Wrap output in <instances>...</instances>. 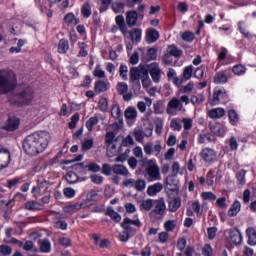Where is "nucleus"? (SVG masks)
<instances>
[{"label":"nucleus","mask_w":256,"mask_h":256,"mask_svg":"<svg viewBox=\"0 0 256 256\" xmlns=\"http://www.w3.org/2000/svg\"><path fill=\"white\" fill-rule=\"evenodd\" d=\"M127 73H129V68L125 64H121L119 68V76L123 81H127Z\"/></svg>","instance_id":"864d4df0"},{"label":"nucleus","mask_w":256,"mask_h":256,"mask_svg":"<svg viewBox=\"0 0 256 256\" xmlns=\"http://www.w3.org/2000/svg\"><path fill=\"white\" fill-rule=\"evenodd\" d=\"M112 171L115 175H123L124 177H127V175H129V170L127 169V167L121 164H114L112 166Z\"/></svg>","instance_id":"393cba45"},{"label":"nucleus","mask_w":256,"mask_h":256,"mask_svg":"<svg viewBox=\"0 0 256 256\" xmlns=\"http://www.w3.org/2000/svg\"><path fill=\"white\" fill-rule=\"evenodd\" d=\"M229 79H231V70H221L216 72L213 77V81L216 85H225L229 83Z\"/></svg>","instance_id":"f8f14e48"},{"label":"nucleus","mask_w":256,"mask_h":256,"mask_svg":"<svg viewBox=\"0 0 256 256\" xmlns=\"http://www.w3.org/2000/svg\"><path fill=\"white\" fill-rule=\"evenodd\" d=\"M111 115L114 119L119 121V123H123V114L121 113V107H119V105H114L112 107Z\"/></svg>","instance_id":"c756f323"},{"label":"nucleus","mask_w":256,"mask_h":256,"mask_svg":"<svg viewBox=\"0 0 256 256\" xmlns=\"http://www.w3.org/2000/svg\"><path fill=\"white\" fill-rule=\"evenodd\" d=\"M159 31L155 28H148L145 32V41L148 43V45H151L153 43H157L159 41Z\"/></svg>","instance_id":"ddd939ff"},{"label":"nucleus","mask_w":256,"mask_h":256,"mask_svg":"<svg viewBox=\"0 0 256 256\" xmlns=\"http://www.w3.org/2000/svg\"><path fill=\"white\" fill-rule=\"evenodd\" d=\"M183 77L186 81H189V79L193 77V65H189L184 68Z\"/></svg>","instance_id":"603ef678"},{"label":"nucleus","mask_w":256,"mask_h":256,"mask_svg":"<svg viewBox=\"0 0 256 256\" xmlns=\"http://www.w3.org/2000/svg\"><path fill=\"white\" fill-rule=\"evenodd\" d=\"M170 127H171V129H173V131H181V129H183L182 119L181 118H173L171 120Z\"/></svg>","instance_id":"c9c22d12"},{"label":"nucleus","mask_w":256,"mask_h":256,"mask_svg":"<svg viewBox=\"0 0 256 256\" xmlns=\"http://www.w3.org/2000/svg\"><path fill=\"white\" fill-rule=\"evenodd\" d=\"M202 255L203 256H213V247H211V244H205L203 246Z\"/></svg>","instance_id":"338daca9"},{"label":"nucleus","mask_w":256,"mask_h":256,"mask_svg":"<svg viewBox=\"0 0 256 256\" xmlns=\"http://www.w3.org/2000/svg\"><path fill=\"white\" fill-rule=\"evenodd\" d=\"M165 111V108L163 107V103L161 101H157L154 103V113L155 115H161Z\"/></svg>","instance_id":"680f3d73"},{"label":"nucleus","mask_w":256,"mask_h":256,"mask_svg":"<svg viewBox=\"0 0 256 256\" xmlns=\"http://www.w3.org/2000/svg\"><path fill=\"white\" fill-rule=\"evenodd\" d=\"M207 116L210 119H222V117H225V109L213 108L207 112Z\"/></svg>","instance_id":"a211bd4d"},{"label":"nucleus","mask_w":256,"mask_h":256,"mask_svg":"<svg viewBox=\"0 0 256 256\" xmlns=\"http://www.w3.org/2000/svg\"><path fill=\"white\" fill-rule=\"evenodd\" d=\"M106 91H109V86L107 85V83H105V81L98 80V81L95 82V84H94V93H96V95H99L101 93H105Z\"/></svg>","instance_id":"6ab92c4d"},{"label":"nucleus","mask_w":256,"mask_h":256,"mask_svg":"<svg viewBox=\"0 0 256 256\" xmlns=\"http://www.w3.org/2000/svg\"><path fill=\"white\" fill-rule=\"evenodd\" d=\"M115 141V132L110 131L107 132L105 135V143L106 145H111Z\"/></svg>","instance_id":"774afa93"},{"label":"nucleus","mask_w":256,"mask_h":256,"mask_svg":"<svg viewBox=\"0 0 256 256\" xmlns=\"http://www.w3.org/2000/svg\"><path fill=\"white\" fill-rule=\"evenodd\" d=\"M229 92L225 88L216 87L213 90V97L210 99V105H227L229 103Z\"/></svg>","instance_id":"0eeeda50"},{"label":"nucleus","mask_w":256,"mask_h":256,"mask_svg":"<svg viewBox=\"0 0 256 256\" xmlns=\"http://www.w3.org/2000/svg\"><path fill=\"white\" fill-rule=\"evenodd\" d=\"M161 191H163V184H161V182H157L148 187L147 195L150 197H155V195H157V193H161Z\"/></svg>","instance_id":"412c9836"},{"label":"nucleus","mask_w":256,"mask_h":256,"mask_svg":"<svg viewBox=\"0 0 256 256\" xmlns=\"http://www.w3.org/2000/svg\"><path fill=\"white\" fill-rule=\"evenodd\" d=\"M131 225H134V227L138 228H141L143 226L141 220L139 219L132 220L129 217L124 218L120 224L124 231L119 233V241H121L122 243H127V241L131 239L130 233L132 231H135L133 228H131Z\"/></svg>","instance_id":"20e7f679"},{"label":"nucleus","mask_w":256,"mask_h":256,"mask_svg":"<svg viewBox=\"0 0 256 256\" xmlns=\"http://www.w3.org/2000/svg\"><path fill=\"white\" fill-rule=\"evenodd\" d=\"M125 119L129 121H135L137 119V109L135 107H127L124 112Z\"/></svg>","instance_id":"c85d7f7f"},{"label":"nucleus","mask_w":256,"mask_h":256,"mask_svg":"<svg viewBox=\"0 0 256 256\" xmlns=\"http://www.w3.org/2000/svg\"><path fill=\"white\" fill-rule=\"evenodd\" d=\"M168 202V209L170 213H176V211H179V208L181 207V197H172L169 198Z\"/></svg>","instance_id":"f3484780"},{"label":"nucleus","mask_w":256,"mask_h":256,"mask_svg":"<svg viewBox=\"0 0 256 256\" xmlns=\"http://www.w3.org/2000/svg\"><path fill=\"white\" fill-rule=\"evenodd\" d=\"M99 123V118L97 116H92L86 121V129L91 133L93 131V127Z\"/></svg>","instance_id":"f704fd0d"},{"label":"nucleus","mask_w":256,"mask_h":256,"mask_svg":"<svg viewBox=\"0 0 256 256\" xmlns=\"http://www.w3.org/2000/svg\"><path fill=\"white\" fill-rule=\"evenodd\" d=\"M146 55L147 61H155L157 59V48H149Z\"/></svg>","instance_id":"4d7b16f0"},{"label":"nucleus","mask_w":256,"mask_h":256,"mask_svg":"<svg viewBox=\"0 0 256 256\" xmlns=\"http://www.w3.org/2000/svg\"><path fill=\"white\" fill-rule=\"evenodd\" d=\"M117 91H118L119 95H125V93H127V91H129V86L125 82H119L117 84Z\"/></svg>","instance_id":"13d9d810"},{"label":"nucleus","mask_w":256,"mask_h":256,"mask_svg":"<svg viewBox=\"0 0 256 256\" xmlns=\"http://www.w3.org/2000/svg\"><path fill=\"white\" fill-rule=\"evenodd\" d=\"M165 209H167L165 201H157L154 210H152V212L150 213V217H152L153 215H160V217H163V215H165Z\"/></svg>","instance_id":"dca6fc26"},{"label":"nucleus","mask_w":256,"mask_h":256,"mask_svg":"<svg viewBox=\"0 0 256 256\" xmlns=\"http://www.w3.org/2000/svg\"><path fill=\"white\" fill-rule=\"evenodd\" d=\"M141 77L142 81L149 79V71L146 68L139 70L137 67H132L130 69V83L132 84L134 91H139L141 89V82H139Z\"/></svg>","instance_id":"39448f33"},{"label":"nucleus","mask_w":256,"mask_h":256,"mask_svg":"<svg viewBox=\"0 0 256 256\" xmlns=\"http://www.w3.org/2000/svg\"><path fill=\"white\" fill-rule=\"evenodd\" d=\"M215 171L209 170L207 175H206V184L208 187H213L215 185Z\"/></svg>","instance_id":"de8ad7c7"},{"label":"nucleus","mask_w":256,"mask_h":256,"mask_svg":"<svg viewBox=\"0 0 256 256\" xmlns=\"http://www.w3.org/2000/svg\"><path fill=\"white\" fill-rule=\"evenodd\" d=\"M91 13V4H89V2H85L81 8L82 17H84V19H89V17H91Z\"/></svg>","instance_id":"72a5a7b5"},{"label":"nucleus","mask_w":256,"mask_h":256,"mask_svg":"<svg viewBox=\"0 0 256 256\" xmlns=\"http://www.w3.org/2000/svg\"><path fill=\"white\" fill-rule=\"evenodd\" d=\"M106 217H110L114 223H121V216L113 208H107L105 212Z\"/></svg>","instance_id":"bb28decb"},{"label":"nucleus","mask_w":256,"mask_h":256,"mask_svg":"<svg viewBox=\"0 0 256 256\" xmlns=\"http://www.w3.org/2000/svg\"><path fill=\"white\" fill-rule=\"evenodd\" d=\"M239 211H241V202H239V200H236L228 210V216L237 217Z\"/></svg>","instance_id":"a878e982"},{"label":"nucleus","mask_w":256,"mask_h":256,"mask_svg":"<svg viewBox=\"0 0 256 256\" xmlns=\"http://www.w3.org/2000/svg\"><path fill=\"white\" fill-rule=\"evenodd\" d=\"M145 187H147V183L143 179H138L134 182V189H136V191H145Z\"/></svg>","instance_id":"3c124183"},{"label":"nucleus","mask_w":256,"mask_h":256,"mask_svg":"<svg viewBox=\"0 0 256 256\" xmlns=\"http://www.w3.org/2000/svg\"><path fill=\"white\" fill-rule=\"evenodd\" d=\"M228 119H229V123L230 125H232L233 127H237V125H239V114L237 113V111H235V109H230L228 111Z\"/></svg>","instance_id":"b1692460"},{"label":"nucleus","mask_w":256,"mask_h":256,"mask_svg":"<svg viewBox=\"0 0 256 256\" xmlns=\"http://www.w3.org/2000/svg\"><path fill=\"white\" fill-rule=\"evenodd\" d=\"M139 18V14L136 10L128 11L126 13V23L128 27H135V25H137V20Z\"/></svg>","instance_id":"2eb2a0df"},{"label":"nucleus","mask_w":256,"mask_h":256,"mask_svg":"<svg viewBox=\"0 0 256 256\" xmlns=\"http://www.w3.org/2000/svg\"><path fill=\"white\" fill-rule=\"evenodd\" d=\"M200 157L204 163H209V165H211V163L217 161V151L209 147L203 148L200 152Z\"/></svg>","instance_id":"1a4fd4ad"},{"label":"nucleus","mask_w":256,"mask_h":256,"mask_svg":"<svg viewBox=\"0 0 256 256\" xmlns=\"http://www.w3.org/2000/svg\"><path fill=\"white\" fill-rule=\"evenodd\" d=\"M22 178L21 177H15L13 179H9L6 181V187H8V189H13L15 187H17V185H19V183H21Z\"/></svg>","instance_id":"49530a36"},{"label":"nucleus","mask_w":256,"mask_h":256,"mask_svg":"<svg viewBox=\"0 0 256 256\" xmlns=\"http://www.w3.org/2000/svg\"><path fill=\"white\" fill-rule=\"evenodd\" d=\"M14 200H9L8 202H5V200H1L2 205H5V207L3 208V218L6 221H9V219H11V216L9 215V205H11V203H13Z\"/></svg>","instance_id":"4c0bfd02"},{"label":"nucleus","mask_w":256,"mask_h":256,"mask_svg":"<svg viewBox=\"0 0 256 256\" xmlns=\"http://www.w3.org/2000/svg\"><path fill=\"white\" fill-rule=\"evenodd\" d=\"M230 241L233 245H241L243 243V235H241V231L237 228H232L229 231Z\"/></svg>","instance_id":"4468645a"},{"label":"nucleus","mask_w":256,"mask_h":256,"mask_svg":"<svg viewBox=\"0 0 256 256\" xmlns=\"http://www.w3.org/2000/svg\"><path fill=\"white\" fill-rule=\"evenodd\" d=\"M245 175H247V170H245V169H240L236 173V179H237L239 185H245V183H247V181L245 180Z\"/></svg>","instance_id":"ea45409f"},{"label":"nucleus","mask_w":256,"mask_h":256,"mask_svg":"<svg viewBox=\"0 0 256 256\" xmlns=\"http://www.w3.org/2000/svg\"><path fill=\"white\" fill-rule=\"evenodd\" d=\"M243 22H238V31L245 37V39H252L253 35H251V32L247 31L245 28H243Z\"/></svg>","instance_id":"09e8293b"},{"label":"nucleus","mask_w":256,"mask_h":256,"mask_svg":"<svg viewBox=\"0 0 256 256\" xmlns=\"http://www.w3.org/2000/svg\"><path fill=\"white\" fill-rule=\"evenodd\" d=\"M78 47L80 49L79 51L80 57H87L89 55V52L86 49L87 44L85 42H79Z\"/></svg>","instance_id":"052dcab7"},{"label":"nucleus","mask_w":256,"mask_h":256,"mask_svg":"<svg viewBox=\"0 0 256 256\" xmlns=\"http://www.w3.org/2000/svg\"><path fill=\"white\" fill-rule=\"evenodd\" d=\"M41 253H51V242L49 240H43L39 242Z\"/></svg>","instance_id":"a19ab883"},{"label":"nucleus","mask_w":256,"mask_h":256,"mask_svg":"<svg viewBox=\"0 0 256 256\" xmlns=\"http://www.w3.org/2000/svg\"><path fill=\"white\" fill-rule=\"evenodd\" d=\"M13 253V248L7 244L0 245V255L2 256H9Z\"/></svg>","instance_id":"8fccbe9b"},{"label":"nucleus","mask_w":256,"mask_h":256,"mask_svg":"<svg viewBox=\"0 0 256 256\" xmlns=\"http://www.w3.org/2000/svg\"><path fill=\"white\" fill-rule=\"evenodd\" d=\"M176 227L175 221L173 220H167L164 223V229L167 233H171V231H173Z\"/></svg>","instance_id":"69168bd1"},{"label":"nucleus","mask_w":256,"mask_h":256,"mask_svg":"<svg viewBox=\"0 0 256 256\" xmlns=\"http://www.w3.org/2000/svg\"><path fill=\"white\" fill-rule=\"evenodd\" d=\"M179 107H183L181 101L177 98H172L167 105V113H170L171 109H179Z\"/></svg>","instance_id":"473e14b6"},{"label":"nucleus","mask_w":256,"mask_h":256,"mask_svg":"<svg viewBox=\"0 0 256 256\" xmlns=\"http://www.w3.org/2000/svg\"><path fill=\"white\" fill-rule=\"evenodd\" d=\"M49 145V133L45 131L34 132L28 135L23 143V149L26 155L35 157L43 153Z\"/></svg>","instance_id":"f257e3e1"},{"label":"nucleus","mask_w":256,"mask_h":256,"mask_svg":"<svg viewBox=\"0 0 256 256\" xmlns=\"http://www.w3.org/2000/svg\"><path fill=\"white\" fill-rule=\"evenodd\" d=\"M72 169L79 173V175H87V171H89V168L87 167V164H85V162L75 164Z\"/></svg>","instance_id":"7c9ffc66"},{"label":"nucleus","mask_w":256,"mask_h":256,"mask_svg":"<svg viewBox=\"0 0 256 256\" xmlns=\"http://www.w3.org/2000/svg\"><path fill=\"white\" fill-rule=\"evenodd\" d=\"M201 197L204 201H215L217 199L213 192H202Z\"/></svg>","instance_id":"0e129e2a"},{"label":"nucleus","mask_w":256,"mask_h":256,"mask_svg":"<svg viewBox=\"0 0 256 256\" xmlns=\"http://www.w3.org/2000/svg\"><path fill=\"white\" fill-rule=\"evenodd\" d=\"M165 193L168 199L179 195V180L175 175H168L165 179Z\"/></svg>","instance_id":"423d86ee"},{"label":"nucleus","mask_w":256,"mask_h":256,"mask_svg":"<svg viewBox=\"0 0 256 256\" xmlns=\"http://www.w3.org/2000/svg\"><path fill=\"white\" fill-rule=\"evenodd\" d=\"M146 173L148 175V181H161V172L157 164H148L146 167Z\"/></svg>","instance_id":"9d476101"},{"label":"nucleus","mask_w":256,"mask_h":256,"mask_svg":"<svg viewBox=\"0 0 256 256\" xmlns=\"http://www.w3.org/2000/svg\"><path fill=\"white\" fill-rule=\"evenodd\" d=\"M167 53H169L171 57H175L176 59H179V57L183 55V50L177 48L175 44H172L168 46Z\"/></svg>","instance_id":"cd10ccee"},{"label":"nucleus","mask_w":256,"mask_h":256,"mask_svg":"<svg viewBox=\"0 0 256 256\" xmlns=\"http://www.w3.org/2000/svg\"><path fill=\"white\" fill-rule=\"evenodd\" d=\"M141 33V29L139 28H135L134 30H132L130 32L131 41H136V43H139V41H141Z\"/></svg>","instance_id":"a18cd8bd"},{"label":"nucleus","mask_w":256,"mask_h":256,"mask_svg":"<svg viewBox=\"0 0 256 256\" xmlns=\"http://www.w3.org/2000/svg\"><path fill=\"white\" fill-rule=\"evenodd\" d=\"M246 71L247 68L243 64H237L232 68V73H234V75H238V77L245 75Z\"/></svg>","instance_id":"e433bc0d"},{"label":"nucleus","mask_w":256,"mask_h":256,"mask_svg":"<svg viewBox=\"0 0 256 256\" xmlns=\"http://www.w3.org/2000/svg\"><path fill=\"white\" fill-rule=\"evenodd\" d=\"M69 51V40L62 38L58 42L57 52L59 55H65Z\"/></svg>","instance_id":"5701e85b"},{"label":"nucleus","mask_w":256,"mask_h":256,"mask_svg":"<svg viewBox=\"0 0 256 256\" xmlns=\"http://www.w3.org/2000/svg\"><path fill=\"white\" fill-rule=\"evenodd\" d=\"M87 167L88 171H90L91 173H99V171H101V166H99V164L95 162H89L87 164Z\"/></svg>","instance_id":"e2e57ef3"},{"label":"nucleus","mask_w":256,"mask_h":256,"mask_svg":"<svg viewBox=\"0 0 256 256\" xmlns=\"http://www.w3.org/2000/svg\"><path fill=\"white\" fill-rule=\"evenodd\" d=\"M191 207L193 212L196 213L197 217H201V215H203V208H201V203L199 200L192 202Z\"/></svg>","instance_id":"58836bf2"},{"label":"nucleus","mask_w":256,"mask_h":256,"mask_svg":"<svg viewBox=\"0 0 256 256\" xmlns=\"http://www.w3.org/2000/svg\"><path fill=\"white\" fill-rule=\"evenodd\" d=\"M182 41H185L186 43H193L195 41V34L191 31H185L181 35Z\"/></svg>","instance_id":"37998d69"},{"label":"nucleus","mask_w":256,"mask_h":256,"mask_svg":"<svg viewBox=\"0 0 256 256\" xmlns=\"http://www.w3.org/2000/svg\"><path fill=\"white\" fill-rule=\"evenodd\" d=\"M16 98H10V105H16V107H25L31 105L35 99V89L31 86H27L20 92L15 94Z\"/></svg>","instance_id":"7ed1b4c3"},{"label":"nucleus","mask_w":256,"mask_h":256,"mask_svg":"<svg viewBox=\"0 0 256 256\" xmlns=\"http://www.w3.org/2000/svg\"><path fill=\"white\" fill-rule=\"evenodd\" d=\"M24 209H26V211H42L43 204L35 200L28 201L24 204Z\"/></svg>","instance_id":"aec40b11"},{"label":"nucleus","mask_w":256,"mask_h":256,"mask_svg":"<svg viewBox=\"0 0 256 256\" xmlns=\"http://www.w3.org/2000/svg\"><path fill=\"white\" fill-rule=\"evenodd\" d=\"M153 83H160L161 82V68L159 67V63L153 62L148 66L147 69Z\"/></svg>","instance_id":"9b49d317"},{"label":"nucleus","mask_w":256,"mask_h":256,"mask_svg":"<svg viewBox=\"0 0 256 256\" xmlns=\"http://www.w3.org/2000/svg\"><path fill=\"white\" fill-rule=\"evenodd\" d=\"M93 145H95V142L93 141V139H86L82 143V151H89L93 149Z\"/></svg>","instance_id":"bf43d9fd"},{"label":"nucleus","mask_w":256,"mask_h":256,"mask_svg":"<svg viewBox=\"0 0 256 256\" xmlns=\"http://www.w3.org/2000/svg\"><path fill=\"white\" fill-rule=\"evenodd\" d=\"M112 10L114 13H123L125 10V3L123 2H115L112 4Z\"/></svg>","instance_id":"5fc2aeb1"},{"label":"nucleus","mask_w":256,"mask_h":256,"mask_svg":"<svg viewBox=\"0 0 256 256\" xmlns=\"http://www.w3.org/2000/svg\"><path fill=\"white\" fill-rule=\"evenodd\" d=\"M246 237H248V245L252 247L256 245V229L253 227H248L246 229Z\"/></svg>","instance_id":"4be33fe9"},{"label":"nucleus","mask_w":256,"mask_h":256,"mask_svg":"<svg viewBox=\"0 0 256 256\" xmlns=\"http://www.w3.org/2000/svg\"><path fill=\"white\" fill-rule=\"evenodd\" d=\"M94 77H98V79L105 78V71L101 69V64H97L94 71H93Z\"/></svg>","instance_id":"6e6d98bb"},{"label":"nucleus","mask_w":256,"mask_h":256,"mask_svg":"<svg viewBox=\"0 0 256 256\" xmlns=\"http://www.w3.org/2000/svg\"><path fill=\"white\" fill-rule=\"evenodd\" d=\"M17 89V74L11 69L0 70V95H8Z\"/></svg>","instance_id":"f03ea898"},{"label":"nucleus","mask_w":256,"mask_h":256,"mask_svg":"<svg viewBox=\"0 0 256 256\" xmlns=\"http://www.w3.org/2000/svg\"><path fill=\"white\" fill-rule=\"evenodd\" d=\"M115 21L121 33H127V25L125 24V17H123V15H118L116 16Z\"/></svg>","instance_id":"2f4dec72"},{"label":"nucleus","mask_w":256,"mask_h":256,"mask_svg":"<svg viewBox=\"0 0 256 256\" xmlns=\"http://www.w3.org/2000/svg\"><path fill=\"white\" fill-rule=\"evenodd\" d=\"M66 181L70 184L77 183L79 181V175L73 171H69L66 174Z\"/></svg>","instance_id":"79ce46f5"},{"label":"nucleus","mask_w":256,"mask_h":256,"mask_svg":"<svg viewBox=\"0 0 256 256\" xmlns=\"http://www.w3.org/2000/svg\"><path fill=\"white\" fill-rule=\"evenodd\" d=\"M21 125V119L17 116H8V119L5 121L2 126L3 131H7L8 133H13L17 131Z\"/></svg>","instance_id":"6e6552de"},{"label":"nucleus","mask_w":256,"mask_h":256,"mask_svg":"<svg viewBox=\"0 0 256 256\" xmlns=\"http://www.w3.org/2000/svg\"><path fill=\"white\" fill-rule=\"evenodd\" d=\"M100 6H99V12L105 13V11L109 10V7H111V3H113V0H99Z\"/></svg>","instance_id":"c03bdc74"}]
</instances>
